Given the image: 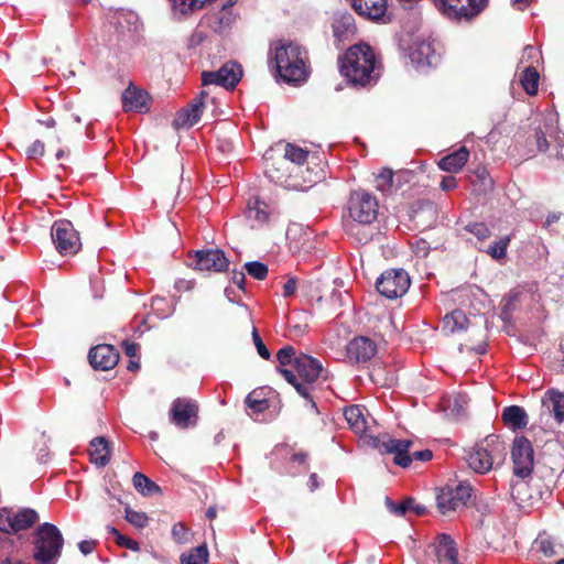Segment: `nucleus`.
I'll list each match as a JSON object with an SVG mask.
<instances>
[{
    "instance_id": "f257e3e1",
    "label": "nucleus",
    "mask_w": 564,
    "mask_h": 564,
    "mask_svg": "<svg viewBox=\"0 0 564 564\" xmlns=\"http://www.w3.org/2000/svg\"><path fill=\"white\" fill-rule=\"evenodd\" d=\"M279 77L288 84H301L307 79V53L293 42L279 41L271 48Z\"/></svg>"
},
{
    "instance_id": "f03ea898",
    "label": "nucleus",
    "mask_w": 564,
    "mask_h": 564,
    "mask_svg": "<svg viewBox=\"0 0 564 564\" xmlns=\"http://www.w3.org/2000/svg\"><path fill=\"white\" fill-rule=\"evenodd\" d=\"M340 72L354 85L375 83L379 67L372 48L367 44L351 46L340 62Z\"/></svg>"
},
{
    "instance_id": "7ed1b4c3",
    "label": "nucleus",
    "mask_w": 564,
    "mask_h": 564,
    "mask_svg": "<svg viewBox=\"0 0 564 564\" xmlns=\"http://www.w3.org/2000/svg\"><path fill=\"white\" fill-rule=\"evenodd\" d=\"M324 369L322 364L308 356L301 354L294 358V368H280L279 372L291 383L296 392L306 399L311 409L316 410V403L312 398L315 382L321 378Z\"/></svg>"
},
{
    "instance_id": "20e7f679",
    "label": "nucleus",
    "mask_w": 564,
    "mask_h": 564,
    "mask_svg": "<svg viewBox=\"0 0 564 564\" xmlns=\"http://www.w3.org/2000/svg\"><path fill=\"white\" fill-rule=\"evenodd\" d=\"M505 444L497 436H487L477 444L466 456L470 469L478 474H486L499 464L505 456Z\"/></svg>"
},
{
    "instance_id": "39448f33",
    "label": "nucleus",
    "mask_w": 564,
    "mask_h": 564,
    "mask_svg": "<svg viewBox=\"0 0 564 564\" xmlns=\"http://www.w3.org/2000/svg\"><path fill=\"white\" fill-rule=\"evenodd\" d=\"M63 539L57 528L44 523L35 532L34 558L39 564H55L61 554Z\"/></svg>"
},
{
    "instance_id": "423d86ee",
    "label": "nucleus",
    "mask_w": 564,
    "mask_h": 564,
    "mask_svg": "<svg viewBox=\"0 0 564 564\" xmlns=\"http://www.w3.org/2000/svg\"><path fill=\"white\" fill-rule=\"evenodd\" d=\"M378 200L369 192L358 189L349 199V216L359 225H370L378 216Z\"/></svg>"
},
{
    "instance_id": "0eeeda50",
    "label": "nucleus",
    "mask_w": 564,
    "mask_h": 564,
    "mask_svg": "<svg viewBox=\"0 0 564 564\" xmlns=\"http://www.w3.org/2000/svg\"><path fill=\"white\" fill-rule=\"evenodd\" d=\"M410 283V276L403 269H391L380 275L376 286L380 294L392 300L405 294Z\"/></svg>"
},
{
    "instance_id": "6e6552de",
    "label": "nucleus",
    "mask_w": 564,
    "mask_h": 564,
    "mask_svg": "<svg viewBox=\"0 0 564 564\" xmlns=\"http://www.w3.org/2000/svg\"><path fill=\"white\" fill-rule=\"evenodd\" d=\"M411 445V441L397 440L390 437L389 435L378 436L373 440V446L381 454L393 455L394 464L403 468L409 467L412 463V456L409 453Z\"/></svg>"
},
{
    "instance_id": "1a4fd4ad",
    "label": "nucleus",
    "mask_w": 564,
    "mask_h": 564,
    "mask_svg": "<svg viewBox=\"0 0 564 564\" xmlns=\"http://www.w3.org/2000/svg\"><path fill=\"white\" fill-rule=\"evenodd\" d=\"M488 0H435L436 7L448 18L470 19L486 7Z\"/></svg>"
},
{
    "instance_id": "9d476101",
    "label": "nucleus",
    "mask_w": 564,
    "mask_h": 564,
    "mask_svg": "<svg viewBox=\"0 0 564 564\" xmlns=\"http://www.w3.org/2000/svg\"><path fill=\"white\" fill-rule=\"evenodd\" d=\"M471 496L469 485L459 484L456 487H445L440 490L436 497L437 508L443 514L465 507Z\"/></svg>"
},
{
    "instance_id": "9b49d317",
    "label": "nucleus",
    "mask_w": 564,
    "mask_h": 564,
    "mask_svg": "<svg viewBox=\"0 0 564 564\" xmlns=\"http://www.w3.org/2000/svg\"><path fill=\"white\" fill-rule=\"evenodd\" d=\"M511 454L514 474L521 478L528 477L533 469V448L530 441L523 436L516 437Z\"/></svg>"
},
{
    "instance_id": "f8f14e48",
    "label": "nucleus",
    "mask_w": 564,
    "mask_h": 564,
    "mask_svg": "<svg viewBox=\"0 0 564 564\" xmlns=\"http://www.w3.org/2000/svg\"><path fill=\"white\" fill-rule=\"evenodd\" d=\"M242 76L241 66L229 62L224 64L218 70L204 72L202 74L203 85H218L228 89L235 88Z\"/></svg>"
},
{
    "instance_id": "ddd939ff",
    "label": "nucleus",
    "mask_w": 564,
    "mask_h": 564,
    "mask_svg": "<svg viewBox=\"0 0 564 564\" xmlns=\"http://www.w3.org/2000/svg\"><path fill=\"white\" fill-rule=\"evenodd\" d=\"M198 405L191 399H176L171 406V421L180 429L194 426L197 420Z\"/></svg>"
},
{
    "instance_id": "4468645a",
    "label": "nucleus",
    "mask_w": 564,
    "mask_h": 564,
    "mask_svg": "<svg viewBox=\"0 0 564 564\" xmlns=\"http://www.w3.org/2000/svg\"><path fill=\"white\" fill-rule=\"evenodd\" d=\"M410 61L416 69L434 66L438 62V54L433 43L425 39H416L410 48Z\"/></svg>"
},
{
    "instance_id": "2eb2a0df",
    "label": "nucleus",
    "mask_w": 564,
    "mask_h": 564,
    "mask_svg": "<svg viewBox=\"0 0 564 564\" xmlns=\"http://www.w3.org/2000/svg\"><path fill=\"white\" fill-rule=\"evenodd\" d=\"M195 268L202 271L221 272L229 265V260L220 249L199 250L195 253Z\"/></svg>"
},
{
    "instance_id": "dca6fc26",
    "label": "nucleus",
    "mask_w": 564,
    "mask_h": 564,
    "mask_svg": "<svg viewBox=\"0 0 564 564\" xmlns=\"http://www.w3.org/2000/svg\"><path fill=\"white\" fill-rule=\"evenodd\" d=\"M555 115L550 113L544 123V130L536 131V147L540 152H545L550 144L546 134L553 140L557 148V155L564 160V134L553 126Z\"/></svg>"
},
{
    "instance_id": "f3484780",
    "label": "nucleus",
    "mask_w": 564,
    "mask_h": 564,
    "mask_svg": "<svg viewBox=\"0 0 564 564\" xmlns=\"http://www.w3.org/2000/svg\"><path fill=\"white\" fill-rule=\"evenodd\" d=\"M88 358L94 369L109 370L117 365L119 360V354L113 348V346L101 344L90 349Z\"/></svg>"
},
{
    "instance_id": "a211bd4d",
    "label": "nucleus",
    "mask_w": 564,
    "mask_h": 564,
    "mask_svg": "<svg viewBox=\"0 0 564 564\" xmlns=\"http://www.w3.org/2000/svg\"><path fill=\"white\" fill-rule=\"evenodd\" d=\"M377 352V345L368 337H357L346 347V356L351 362H366Z\"/></svg>"
},
{
    "instance_id": "6ab92c4d",
    "label": "nucleus",
    "mask_w": 564,
    "mask_h": 564,
    "mask_svg": "<svg viewBox=\"0 0 564 564\" xmlns=\"http://www.w3.org/2000/svg\"><path fill=\"white\" fill-rule=\"evenodd\" d=\"M355 12L371 21H384L388 0H349Z\"/></svg>"
},
{
    "instance_id": "aec40b11",
    "label": "nucleus",
    "mask_w": 564,
    "mask_h": 564,
    "mask_svg": "<svg viewBox=\"0 0 564 564\" xmlns=\"http://www.w3.org/2000/svg\"><path fill=\"white\" fill-rule=\"evenodd\" d=\"M124 111L147 112L150 109L149 94L133 85H129L121 96Z\"/></svg>"
},
{
    "instance_id": "412c9836",
    "label": "nucleus",
    "mask_w": 564,
    "mask_h": 564,
    "mask_svg": "<svg viewBox=\"0 0 564 564\" xmlns=\"http://www.w3.org/2000/svg\"><path fill=\"white\" fill-rule=\"evenodd\" d=\"M434 551L440 564H458V551L451 535L438 534L434 542Z\"/></svg>"
},
{
    "instance_id": "4be33fe9",
    "label": "nucleus",
    "mask_w": 564,
    "mask_h": 564,
    "mask_svg": "<svg viewBox=\"0 0 564 564\" xmlns=\"http://www.w3.org/2000/svg\"><path fill=\"white\" fill-rule=\"evenodd\" d=\"M52 240L59 253H66L70 248V221L59 219L52 226Z\"/></svg>"
},
{
    "instance_id": "5701e85b",
    "label": "nucleus",
    "mask_w": 564,
    "mask_h": 564,
    "mask_svg": "<svg viewBox=\"0 0 564 564\" xmlns=\"http://www.w3.org/2000/svg\"><path fill=\"white\" fill-rule=\"evenodd\" d=\"M542 406L553 413L557 423L564 421V393L556 389H550L542 398Z\"/></svg>"
},
{
    "instance_id": "b1692460",
    "label": "nucleus",
    "mask_w": 564,
    "mask_h": 564,
    "mask_svg": "<svg viewBox=\"0 0 564 564\" xmlns=\"http://www.w3.org/2000/svg\"><path fill=\"white\" fill-rule=\"evenodd\" d=\"M356 32L355 19L348 13H338L334 17L333 33L337 41L348 40Z\"/></svg>"
},
{
    "instance_id": "393cba45",
    "label": "nucleus",
    "mask_w": 564,
    "mask_h": 564,
    "mask_svg": "<svg viewBox=\"0 0 564 564\" xmlns=\"http://www.w3.org/2000/svg\"><path fill=\"white\" fill-rule=\"evenodd\" d=\"M501 417L505 424L513 431L524 429L529 423L527 412L519 405L505 408Z\"/></svg>"
},
{
    "instance_id": "a878e982",
    "label": "nucleus",
    "mask_w": 564,
    "mask_h": 564,
    "mask_svg": "<svg viewBox=\"0 0 564 564\" xmlns=\"http://www.w3.org/2000/svg\"><path fill=\"white\" fill-rule=\"evenodd\" d=\"M90 460L99 466H106L110 460V447L108 441L98 436L91 440L89 447Z\"/></svg>"
},
{
    "instance_id": "bb28decb",
    "label": "nucleus",
    "mask_w": 564,
    "mask_h": 564,
    "mask_svg": "<svg viewBox=\"0 0 564 564\" xmlns=\"http://www.w3.org/2000/svg\"><path fill=\"white\" fill-rule=\"evenodd\" d=\"M468 158L469 151L466 147H462L457 151L442 158L438 162V166L445 172L456 173L467 163Z\"/></svg>"
},
{
    "instance_id": "cd10ccee",
    "label": "nucleus",
    "mask_w": 564,
    "mask_h": 564,
    "mask_svg": "<svg viewBox=\"0 0 564 564\" xmlns=\"http://www.w3.org/2000/svg\"><path fill=\"white\" fill-rule=\"evenodd\" d=\"M207 94L202 91L199 97L195 99L187 109H185L178 117L175 119V123L177 126H194L203 113V99Z\"/></svg>"
},
{
    "instance_id": "c85d7f7f",
    "label": "nucleus",
    "mask_w": 564,
    "mask_h": 564,
    "mask_svg": "<svg viewBox=\"0 0 564 564\" xmlns=\"http://www.w3.org/2000/svg\"><path fill=\"white\" fill-rule=\"evenodd\" d=\"M272 213L273 208L258 197L250 199L248 203L247 217L258 225H263Z\"/></svg>"
},
{
    "instance_id": "c756f323",
    "label": "nucleus",
    "mask_w": 564,
    "mask_h": 564,
    "mask_svg": "<svg viewBox=\"0 0 564 564\" xmlns=\"http://www.w3.org/2000/svg\"><path fill=\"white\" fill-rule=\"evenodd\" d=\"M345 420L356 434H362L367 430V421L364 410L359 405H351L344 411Z\"/></svg>"
},
{
    "instance_id": "7c9ffc66",
    "label": "nucleus",
    "mask_w": 564,
    "mask_h": 564,
    "mask_svg": "<svg viewBox=\"0 0 564 564\" xmlns=\"http://www.w3.org/2000/svg\"><path fill=\"white\" fill-rule=\"evenodd\" d=\"M533 549L545 557H553L561 553L562 545L556 543L551 535L543 533L535 539Z\"/></svg>"
},
{
    "instance_id": "2f4dec72",
    "label": "nucleus",
    "mask_w": 564,
    "mask_h": 564,
    "mask_svg": "<svg viewBox=\"0 0 564 564\" xmlns=\"http://www.w3.org/2000/svg\"><path fill=\"white\" fill-rule=\"evenodd\" d=\"M468 318L460 310L447 314L443 321V328L448 333H455L467 328Z\"/></svg>"
},
{
    "instance_id": "473e14b6",
    "label": "nucleus",
    "mask_w": 564,
    "mask_h": 564,
    "mask_svg": "<svg viewBox=\"0 0 564 564\" xmlns=\"http://www.w3.org/2000/svg\"><path fill=\"white\" fill-rule=\"evenodd\" d=\"M39 520V514L35 510L25 508L14 516L11 521L13 522V532L17 533L21 530H25L34 524Z\"/></svg>"
},
{
    "instance_id": "72a5a7b5",
    "label": "nucleus",
    "mask_w": 564,
    "mask_h": 564,
    "mask_svg": "<svg viewBox=\"0 0 564 564\" xmlns=\"http://www.w3.org/2000/svg\"><path fill=\"white\" fill-rule=\"evenodd\" d=\"M539 73L532 65H527L520 76L521 86L529 95H535L539 87Z\"/></svg>"
},
{
    "instance_id": "f704fd0d",
    "label": "nucleus",
    "mask_w": 564,
    "mask_h": 564,
    "mask_svg": "<svg viewBox=\"0 0 564 564\" xmlns=\"http://www.w3.org/2000/svg\"><path fill=\"white\" fill-rule=\"evenodd\" d=\"M132 482L135 490L142 496H153L161 492V488L142 473H135Z\"/></svg>"
},
{
    "instance_id": "c9c22d12",
    "label": "nucleus",
    "mask_w": 564,
    "mask_h": 564,
    "mask_svg": "<svg viewBox=\"0 0 564 564\" xmlns=\"http://www.w3.org/2000/svg\"><path fill=\"white\" fill-rule=\"evenodd\" d=\"M231 6L232 2L230 6H224L221 10H219V12L216 14L213 22V28L216 32H224L234 23L235 15L232 14Z\"/></svg>"
},
{
    "instance_id": "e433bc0d",
    "label": "nucleus",
    "mask_w": 564,
    "mask_h": 564,
    "mask_svg": "<svg viewBox=\"0 0 564 564\" xmlns=\"http://www.w3.org/2000/svg\"><path fill=\"white\" fill-rule=\"evenodd\" d=\"M208 550L206 545H199L181 555V564H207Z\"/></svg>"
},
{
    "instance_id": "4c0bfd02",
    "label": "nucleus",
    "mask_w": 564,
    "mask_h": 564,
    "mask_svg": "<svg viewBox=\"0 0 564 564\" xmlns=\"http://www.w3.org/2000/svg\"><path fill=\"white\" fill-rule=\"evenodd\" d=\"M124 513L126 520L138 529H143L149 523V517L147 516V513L142 511H137L131 509L130 507H126Z\"/></svg>"
},
{
    "instance_id": "58836bf2",
    "label": "nucleus",
    "mask_w": 564,
    "mask_h": 564,
    "mask_svg": "<svg viewBox=\"0 0 564 564\" xmlns=\"http://www.w3.org/2000/svg\"><path fill=\"white\" fill-rule=\"evenodd\" d=\"M392 171L389 169H382L376 177V188L381 193H388L392 187Z\"/></svg>"
},
{
    "instance_id": "ea45409f",
    "label": "nucleus",
    "mask_w": 564,
    "mask_h": 564,
    "mask_svg": "<svg viewBox=\"0 0 564 564\" xmlns=\"http://www.w3.org/2000/svg\"><path fill=\"white\" fill-rule=\"evenodd\" d=\"M308 152L293 144H286L284 156L293 163L302 164L306 161Z\"/></svg>"
},
{
    "instance_id": "a19ab883",
    "label": "nucleus",
    "mask_w": 564,
    "mask_h": 564,
    "mask_svg": "<svg viewBox=\"0 0 564 564\" xmlns=\"http://www.w3.org/2000/svg\"><path fill=\"white\" fill-rule=\"evenodd\" d=\"M295 349L292 346H285L281 348L276 354V359L282 368L290 366V369L294 368V358H296Z\"/></svg>"
},
{
    "instance_id": "79ce46f5",
    "label": "nucleus",
    "mask_w": 564,
    "mask_h": 564,
    "mask_svg": "<svg viewBox=\"0 0 564 564\" xmlns=\"http://www.w3.org/2000/svg\"><path fill=\"white\" fill-rule=\"evenodd\" d=\"M510 242L509 237H503L499 241H495L487 249V253L490 254L494 259H501L507 253V248Z\"/></svg>"
},
{
    "instance_id": "37998d69",
    "label": "nucleus",
    "mask_w": 564,
    "mask_h": 564,
    "mask_svg": "<svg viewBox=\"0 0 564 564\" xmlns=\"http://www.w3.org/2000/svg\"><path fill=\"white\" fill-rule=\"evenodd\" d=\"M541 53L539 52V50L532 45H528L523 50L519 65L523 66V68L527 65L534 66V64L539 63Z\"/></svg>"
},
{
    "instance_id": "c03bdc74",
    "label": "nucleus",
    "mask_w": 564,
    "mask_h": 564,
    "mask_svg": "<svg viewBox=\"0 0 564 564\" xmlns=\"http://www.w3.org/2000/svg\"><path fill=\"white\" fill-rule=\"evenodd\" d=\"M170 2L175 11L183 14L202 8L200 0H170Z\"/></svg>"
},
{
    "instance_id": "a18cd8bd",
    "label": "nucleus",
    "mask_w": 564,
    "mask_h": 564,
    "mask_svg": "<svg viewBox=\"0 0 564 564\" xmlns=\"http://www.w3.org/2000/svg\"><path fill=\"white\" fill-rule=\"evenodd\" d=\"M245 268L248 274L257 280H263L268 274V267L259 261L247 262Z\"/></svg>"
},
{
    "instance_id": "49530a36",
    "label": "nucleus",
    "mask_w": 564,
    "mask_h": 564,
    "mask_svg": "<svg viewBox=\"0 0 564 564\" xmlns=\"http://www.w3.org/2000/svg\"><path fill=\"white\" fill-rule=\"evenodd\" d=\"M172 538L178 544H187L191 542V533L188 529L181 522L173 525Z\"/></svg>"
},
{
    "instance_id": "de8ad7c7",
    "label": "nucleus",
    "mask_w": 564,
    "mask_h": 564,
    "mask_svg": "<svg viewBox=\"0 0 564 564\" xmlns=\"http://www.w3.org/2000/svg\"><path fill=\"white\" fill-rule=\"evenodd\" d=\"M466 230L474 235L479 242L490 237V230L484 223H474L466 226Z\"/></svg>"
},
{
    "instance_id": "09e8293b",
    "label": "nucleus",
    "mask_w": 564,
    "mask_h": 564,
    "mask_svg": "<svg viewBox=\"0 0 564 564\" xmlns=\"http://www.w3.org/2000/svg\"><path fill=\"white\" fill-rule=\"evenodd\" d=\"M246 403L257 413H261L268 409V401L264 399H258L256 392L248 394Z\"/></svg>"
},
{
    "instance_id": "8fccbe9b",
    "label": "nucleus",
    "mask_w": 564,
    "mask_h": 564,
    "mask_svg": "<svg viewBox=\"0 0 564 564\" xmlns=\"http://www.w3.org/2000/svg\"><path fill=\"white\" fill-rule=\"evenodd\" d=\"M252 340L257 348L258 354L265 360L270 359L271 354H270L269 349L265 347V345L263 344V341H262L261 337L259 336L256 328H253V330H252Z\"/></svg>"
},
{
    "instance_id": "3c124183",
    "label": "nucleus",
    "mask_w": 564,
    "mask_h": 564,
    "mask_svg": "<svg viewBox=\"0 0 564 564\" xmlns=\"http://www.w3.org/2000/svg\"><path fill=\"white\" fill-rule=\"evenodd\" d=\"M12 516L6 511L0 512V531L6 533L13 532V522L11 521Z\"/></svg>"
},
{
    "instance_id": "603ef678",
    "label": "nucleus",
    "mask_w": 564,
    "mask_h": 564,
    "mask_svg": "<svg viewBox=\"0 0 564 564\" xmlns=\"http://www.w3.org/2000/svg\"><path fill=\"white\" fill-rule=\"evenodd\" d=\"M117 544L134 552H138L140 550V545L135 540L127 538L122 534H118Z\"/></svg>"
},
{
    "instance_id": "864d4df0",
    "label": "nucleus",
    "mask_w": 564,
    "mask_h": 564,
    "mask_svg": "<svg viewBox=\"0 0 564 564\" xmlns=\"http://www.w3.org/2000/svg\"><path fill=\"white\" fill-rule=\"evenodd\" d=\"M29 158H37V156H42L43 153H44V143L36 140L34 141L28 149L26 151Z\"/></svg>"
},
{
    "instance_id": "5fc2aeb1",
    "label": "nucleus",
    "mask_w": 564,
    "mask_h": 564,
    "mask_svg": "<svg viewBox=\"0 0 564 564\" xmlns=\"http://www.w3.org/2000/svg\"><path fill=\"white\" fill-rule=\"evenodd\" d=\"M297 281L295 278H289L283 285V296L290 297L295 294Z\"/></svg>"
},
{
    "instance_id": "6e6d98bb",
    "label": "nucleus",
    "mask_w": 564,
    "mask_h": 564,
    "mask_svg": "<svg viewBox=\"0 0 564 564\" xmlns=\"http://www.w3.org/2000/svg\"><path fill=\"white\" fill-rule=\"evenodd\" d=\"M96 544L95 540H85L78 543V549L84 555H88L95 550Z\"/></svg>"
},
{
    "instance_id": "4d7b16f0",
    "label": "nucleus",
    "mask_w": 564,
    "mask_h": 564,
    "mask_svg": "<svg viewBox=\"0 0 564 564\" xmlns=\"http://www.w3.org/2000/svg\"><path fill=\"white\" fill-rule=\"evenodd\" d=\"M457 186L456 178L454 176H445L441 182V188L444 191L453 189Z\"/></svg>"
},
{
    "instance_id": "13d9d810",
    "label": "nucleus",
    "mask_w": 564,
    "mask_h": 564,
    "mask_svg": "<svg viewBox=\"0 0 564 564\" xmlns=\"http://www.w3.org/2000/svg\"><path fill=\"white\" fill-rule=\"evenodd\" d=\"M123 349H124V352L129 356V357H135L137 356V352L139 350V345L134 344V343H129V341H124L123 343Z\"/></svg>"
},
{
    "instance_id": "bf43d9fd",
    "label": "nucleus",
    "mask_w": 564,
    "mask_h": 564,
    "mask_svg": "<svg viewBox=\"0 0 564 564\" xmlns=\"http://www.w3.org/2000/svg\"><path fill=\"white\" fill-rule=\"evenodd\" d=\"M432 456H433V454L430 449L417 451V452L413 453V458L422 460V462L430 460L432 458Z\"/></svg>"
},
{
    "instance_id": "052dcab7",
    "label": "nucleus",
    "mask_w": 564,
    "mask_h": 564,
    "mask_svg": "<svg viewBox=\"0 0 564 564\" xmlns=\"http://www.w3.org/2000/svg\"><path fill=\"white\" fill-rule=\"evenodd\" d=\"M413 505V500L412 499H409L400 505H398L393 511L398 514H404L406 511L410 510V507H412Z\"/></svg>"
},
{
    "instance_id": "680f3d73",
    "label": "nucleus",
    "mask_w": 564,
    "mask_h": 564,
    "mask_svg": "<svg viewBox=\"0 0 564 564\" xmlns=\"http://www.w3.org/2000/svg\"><path fill=\"white\" fill-rule=\"evenodd\" d=\"M232 282L240 289H243L245 283V273L242 272H234L232 273Z\"/></svg>"
},
{
    "instance_id": "e2e57ef3",
    "label": "nucleus",
    "mask_w": 564,
    "mask_h": 564,
    "mask_svg": "<svg viewBox=\"0 0 564 564\" xmlns=\"http://www.w3.org/2000/svg\"><path fill=\"white\" fill-rule=\"evenodd\" d=\"M175 289L177 291H187L192 289V282L186 280H178L175 282Z\"/></svg>"
},
{
    "instance_id": "0e129e2a",
    "label": "nucleus",
    "mask_w": 564,
    "mask_h": 564,
    "mask_svg": "<svg viewBox=\"0 0 564 564\" xmlns=\"http://www.w3.org/2000/svg\"><path fill=\"white\" fill-rule=\"evenodd\" d=\"M307 485H308L311 491H314L316 488H318L319 484H318V477L316 474H312L310 476Z\"/></svg>"
},
{
    "instance_id": "69168bd1",
    "label": "nucleus",
    "mask_w": 564,
    "mask_h": 564,
    "mask_svg": "<svg viewBox=\"0 0 564 564\" xmlns=\"http://www.w3.org/2000/svg\"><path fill=\"white\" fill-rule=\"evenodd\" d=\"M530 2L531 0H511L512 6L519 10L524 9Z\"/></svg>"
},
{
    "instance_id": "338daca9",
    "label": "nucleus",
    "mask_w": 564,
    "mask_h": 564,
    "mask_svg": "<svg viewBox=\"0 0 564 564\" xmlns=\"http://www.w3.org/2000/svg\"><path fill=\"white\" fill-rule=\"evenodd\" d=\"M410 510L414 511L416 514H424L425 513V507L422 505L415 503L413 500L412 507H410Z\"/></svg>"
},
{
    "instance_id": "774afa93",
    "label": "nucleus",
    "mask_w": 564,
    "mask_h": 564,
    "mask_svg": "<svg viewBox=\"0 0 564 564\" xmlns=\"http://www.w3.org/2000/svg\"><path fill=\"white\" fill-rule=\"evenodd\" d=\"M139 368H140V364H139V361H137V360H130V361H129V364H128V369H129L130 371H135V370H138Z\"/></svg>"
}]
</instances>
